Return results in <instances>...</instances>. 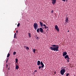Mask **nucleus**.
Listing matches in <instances>:
<instances>
[{
	"label": "nucleus",
	"mask_w": 76,
	"mask_h": 76,
	"mask_svg": "<svg viewBox=\"0 0 76 76\" xmlns=\"http://www.w3.org/2000/svg\"><path fill=\"white\" fill-rule=\"evenodd\" d=\"M28 35L30 38H31V33H28Z\"/></svg>",
	"instance_id": "obj_13"
},
{
	"label": "nucleus",
	"mask_w": 76,
	"mask_h": 76,
	"mask_svg": "<svg viewBox=\"0 0 76 76\" xmlns=\"http://www.w3.org/2000/svg\"><path fill=\"white\" fill-rule=\"evenodd\" d=\"M39 29L41 33H43V32H44V31H43V29H42V28H39Z\"/></svg>",
	"instance_id": "obj_7"
},
{
	"label": "nucleus",
	"mask_w": 76,
	"mask_h": 76,
	"mask_svg": "<svg viewBox=\"0 0 76 76\" xmlns=\"http://www.w3.org/2000/svg\"><path fill=\"white\" fill-rule=\"evenodd\" d=\"M74 76H75V75H74Z\"/></svg>",
	"instance_id": "obj_45"
},
{
	"label": "nucleus",
	"mask_w": 76,
	"mask_h": 76,
	"mask_svg": "<svg viewBox=\"0 0 76 76\" xmlns=\"http://www.w3.org/2000/svg\"><path fill=\"white\" fill-rule=\"evenodd\" d=\"M46 31V32H47V31Z\"/></svg>",
	"instance_id": "obj_44"
},
{
	"label": "nucleus",
	"mask_w": 76,
	"mask_h": 76,
	"mask_svg": "<svg viewBox=\"0 0 76 76\" xmlns=\"http://www.w3.org/2000/svg\"><path fill=\"white\" fill-rule=\"evenodd\" d=\"M65 72H66L65 68H64L60 71V73L61 75H64Z\"/></svg>",
	"instance_id": "obj_2"
},
{
	"label": "nucleus",
	"mask_w": 76,
	"mask_h": 76,
	"mask_svg": "<svg viewBox=\"0 0 76 76\" xmlns=\"http://www.w3.org/2000/svg\"><path fill=\"white\" fill-rule=\"evenodd\" d=\"M16 53V52H14L13 53V55H15Z\"/></svg>",
	"instance_id": "obj_21"
},
{
	"label": "nucleus",
	"mask_w": 76,
	"mask_h": 76,
	"mask_svg": "<svg viewBox=\"0 0 76 76\" xmlns=\"http://www.w3.org/2000/svg\"><path fill=\"white\" fill-rule=\"evenodd\" d=\"M41 68V66H39V69H40Z\"/></svg>",
	"instance_id": "obj_23"
},
{
	"label": "nucleus",
	"mask_w": 76,
	"mask_h": 76,
	"mask_svg": "<svg viewBox=\"0 0 76 76\" xmlns=\"http://www.w3.org/2000/svg\"><path fill=\"white\" fill-rule=\"evenodd\" d=\"M39 23L41 26H43V23L41 22H40Z\"/></svg>",
	"instance_id": "obj_12"
},
{
	"label": "nucleus",
	"mask_w": 76,
	"mask_h": 76,
	"mask_svg": "<svg viewBox=\"0 0 76 76\" xmlns=\"http://www.w3.org/2000/svg\"><path fill=\"white\" fill-rule=\"evenodd\" d=\"M15 61H16V63H17L18 61V59L17 58H16L15 59Z\"/></svg>",
	"instance_id": "obj_19"
},
{
	"label": "nucleus",
	"mask_w": 76,
	"mask_h": 76,
	"mask_svg": "<svg viewBox=\"0 0 76 76\" xmlns=\"http://www.w3.org/2000/svg\"><path fill=\"white\" fill-rule=\"evenodd\" d=\"M16 33H18V31H16Z\"/></svg>",
	"instance_id": "obj_34"
},
{
	"label": "nucleus",
	"mask_w": 76,
	"mask_h": 76,
	"mask_svg": "<svg viewBox=\"0 0 76 76\" xmlns=\"http://www.w3.org/2000/svg\"><path fill=\"white\" fill-rule=\"evenodd\" d=\"M42 28H43V29H44V27H43Z\"/></svg>",
	"instance_id": "obj_42"
},
{
	"label": "nucleus",
	"mask_w": 76,
	"mask_h": 76,
	"mask_svg": "<svg viewBox=\"0 0 76 76\" xmlns=\"http://www.w3.org/2000/svg\"><path fill=\"white\" fill-rule=\"evenodd\" d=\"M62 1H64V2H65V1H66V0H62Z\"/></svg>",
	"instance_id": "obj_31"
},
{
	"label": "nucleus",
	"mask_w": 76,
	"mask_h": 76,
	"mask_svg": "<svg viewBox=\"0 0 76 76\" xmlns=\"http://www.w3.org/2000/svg\"><path fill=\"white\" fill-rule=\"evenodd\" d=\"M39 28H38L37 29V32H39Z\"/></svg>",
	"instance_id": "obj_14"
},
{
	"label": "nucleus",
	"mask_w": 76,
	"mask_h": 76,
	"mask_svg": "<svg viewBox=\"0 0 76 76\" xmlns=\"http://www.w3.org/2000/svg\"><path fill=\"white\" fill-rule=\"evenodd\" d=\"M46 28H47V29L48 28V27H47Z\"/></svg>",
	"instance_id": "obj_36"
},
{
	"label": "nucleus",
	"mask_w": 76,
	"mask_h": 76,
	"mask_svg": "<svg viewBox=\"0 0 76 76\" xmlns=\"http://www.w3.org/2000/svg\"><path fill=\"white\" fill-rule=\"evenodd\" d=\"M7 66H8L7 64Z\"/></svg>",
	"instance_id": "obj_39"
},
{
	"label": "nucleus",
	"mask_w": 76,
	"mask_h": 76,
	"mask_svg": "<svg viewBox=\"0 0 76 76\" xmlns=\"http://www.w3.org/2000/svg\"><path fill=\"white\" fill-rule=\"evenodd\" d=\"M39 38L38 37H37V38H36V39H39Z\"/></svg>",
	"instance_id": "obj_28"
},
{
	"label": "nucleus",
	"mask_w": 76,
	"mask_h": 76,
	"mask_svg": "<svg viewBox=\"0 0 76 76\" xmlns=\"http://www.w3.org/2000/svg\"><path fill=\"white\" fill-rule=\"evenodd\" d=\"M14 35L16 36V33H15L14 34Z\"/></svg>",
	"instance_id": "obj_32"
},
{
	"label": "nucleus",
	"mask_w": 76,
	"mask_h": 76,
	"mask_svg": "<svg viewBox=\"0 0 76 76\" xmlns=\"http://www.w3.org/2000/svg\"><path fill=\"white\" fill-rule=\"evenodd\" d=\"M67 52H64L63 53V56L64 57L65 56H66V55H67Z\"/></svg>",
	"instance_id": "obj_9"
},
{
	"label": "nucleus",
	"mask_w": 76,
	"mask_h": 76,
	"mask_svg": "<svg viewBox=\"0 0 76 76\" xmlns=\"http://www.w3.org/2000/svg\"><path fill=\"white\" fill-rule=\"evenodd\" d=\"M20 26V23H18V24L17 25V26L19 27Z\"/></svg>",
	"instance_id": "obj_20"
},
{
	"label": "nucleus",
	"mask_w": 76,
	"mask_h": 76,
	"mask_svg": "<svg viewBox=\"0 0 76 76\" xmlns=\"http://www.w3.org/2000/svg\"><path fill=\"white\" fill-rule=\"evenodd\" d=\"M66 1L67 2V0H66Z\"/></svg>",
	"instance_id": "obj_38"
},
{
	"label": "nucleus",
	"mask_w": 76,
	"mask_h": 76,
	"mask_svg": "<svg viewBox=\"0 0 76 76\" xmlns=\"http://www.w3.org/2000/svg\"><path fill=\"white\" fill-rule=\"evenodd\" d=\"M37 72V70H35V71H34V72Z\"/></svg>",
	"instance_id": "obj_33"
},
{
	"label": "nucleus",
	"mask_w": 76,
	"mask_h": 76,
	"mask_svg": "<svg viewBox=\"0 0 76 76\" xmlns=\"http://www.w3.org/2000/svg\"><path fill=\"white\" fill-rule=\"evenodd\" d=\"M10 56V54L8 53L7 55V57L8 58Z\"/></svg>",
	"instance_id": "obj_18"
},
{
	"label": "nucleus",
	"mask_w": 76,
	"mask_h": 76,
	"mask_svg": "<svg viewBox=\"0 0 76 76\" xmlns=\"http://www.w3.org/2000/svg\"><path fill=\"white\" fill-rule=\"evenodd\" d=\"M43 25V26H46V25H45V24H44Z\"/></svg>",
	"instance_id": "obj_30"
},
{
	"label": "nucleus",
	"mask_w": 76,
	"mask_h": 76,
	"mask_svg": "<svg viewBox=\"0 0 76 76\" xmlns=\"http://www.w3.org/2000/svg\"><path fill=\"white\" fill-rule=\"evenodd\" d=\"M42 65V66H41L42 68H43L44 67V64H43Z\"/></svg>",
	"instance_id": "obj_17"
},
{
	"label": "nucleus",
	"mask_w": 76,
	"mask_h": 76,
	"mask_svg": "<svg viewBox=\"0 0 76 76\" xmlns=\"http://www.w3.org/2000/svg\"><path fill=\"white\" fill-rule=\"evenodd\" d=\"M16 35H14V38H16Z\"/></svg>",
	"instance_id": "obj_26"
},
{
	"label": "nucleus",
	"mask_w": 76,
	"mask_h": 76,
	"mask_svg": "<svg viewBox=\"0 0 76 76\" xmlns=\"http://www.w3.org/2000/svg\"><path fill=\"white\" fill-rule=\"evenodd\" d=\"M54 73H55V74H56V72H54Z\"/></svg>",
	"instance_id": "obj_37"
},
{
	"label": "nucleus",
	"mask_w": 76,
	"mask_h": 76,
	"mask_svg": "<svg viewBox=\"0 0 76 76\" xmlns=\"http://www.w3.org/2000/svg\"><path fill=\"white\" fill-rule=\"evenodd\" d=\"M51 12V13H53L54 12V11H53V10H52Z\"/></svg>",
	"instance_id": "obj_27"
},
{
	"label": "nucleus",
	"mask_w": 76,
	"mask_h": 76,
	"mask_svg": "<svg viewBox=\"0 0 76 76\" xmlns=\"http://www.w3.org/2000/svg\"><path fill=\"white\" fill-rule=\"evenodd\" d=\"M51 1H52V3L53 5H54L56 3V0H51Z\"/></svg>",
	"instance_id": "obj_4"
},
{
	"label": "nucleus",
	"mask_w": 76,
	"mask_h": 76,
	"mask_svg": "<svg viewBox=\"0 0 76 76\" xmlns=\"http://www.w3.org/2000/svg\"><path fill=\"white\" fill-rule=\"evenodd\" d=\"M26 48L27 50H29V47H27Z\"/></svg>",
	"instance_id": "obj_16"
},
{
	"label": "nucleus",
	"mask_w": 76,
	"mask_h": 76,
	"mask_svg": "<svg viewBox=\"0 0 76 76\" xmlns=\"http://www.w3.org/2000/svg\"><path fill=\"white\" fill-rule=\"evenodd\" d=\"M8 60H9V58H8L6 60V63H7V61H8Z\"/></svg>",
	"instance_id": "obj_25"
},
{
	"label": "nucleus",
	"mask_w": 76,
	"mask_h": 76,
	"mask_svg": "<svg viewBox=\"0 0 76 76\" xmlns=\"http://www.w3.org/2000/svg\"><path fill=\"white\" fill-rule=\"evenodd\" d=\"M47 31H48V29H47Z\"/></svg>",
	"instance_id": "obj_40"
},
{
	"label": "nucleus",
	"mask_w": 76,
	"mask_h": 76,
	"mask_svg": "<svg viewBox=\"0 0 76 76\" xmlns=\"http://www.w3.org/2000/svg\"><path fill=\"white\" fill-rule=\"evenodd\" d=\"M69 73H67L66 74V76H69Z\"/></svg>",
	"instance_id": "obj_24"
},
{
	"label": "nucleus",
	"mask_w": 76,
	"mask_h": 76,
	"mask_svg": "<svg viewBox=\"0 0 76 76\" xmlns=\"http://www.w3.org/2000/svg\"><path fill=\"white\" fill-rule=\"evenodd\" d=\"M69 21V18L67 17H66L65 18V23H67V22Z\"/></svg>",
	"instance_id": "obj_8"
},
{
	"label": "nucleus",
	"mask_w": 76,
	"mask_h": 76,
	"mask_svg": "<svg viewBox=\"0 0 76 76\" xmlns=\"http://www.w3.org/2000/svg\"><path fill=\"white\" fill-rule=\"evenodd\" d=\"M8 69L9 70V68H8Z\"/></svg>",
	"instance_id": "obj_43"
},
{
	"label": "nucleus",
	"mask_w": 76,
	"mask_h": 76,
	"mask_svg": "<svg viewBox=\"0 0 76 76\" xmlns=\"http://www.w3.org/2000/svg\"><path fill=\"white\" fill-rule=\"evenodd\" d=\"M55 28L59 32V28L58 27V26L56 25H55Z\"/></svg>",
	"instance_id": "obj_5"
},
{
	"label": "nucleus",
	"mask_w": 76,
	"mask_h": 76,
	"mask_svg": "<svg viewBox=\"0 0 76 76\" xmlns=\"http://www.w3.org/2000/svg\"><path fill=\"white\" fill-rule=\"evenodd\" d=\"M58 48H59V47L58 46V45H52V47H50V49L52 51H59Z\"/></svg>",
	"instance_id": "obj_1"
},
{
	"label": "nucleus",
	"mask_w": 76,
	"mask_h": 76,
	"mask_svg": "<svg viewBox=\"0 0 76 76\" xmlns=\"http://www.w3.org/2000/svg\"><path fill=\"white\" fill-rule=\"evenodd\" d=\"M34 27L36 30H37V28H38V24L37 23H35L34 24Z\"/></svg>",
	"instance_id": "obj_3"
},
{
	"label": "nucleus",
	"mask_w": 76,
	"mask_h": 76,
	"mask_svg": "<svg viewBox=\"0 0 76 76\" xmlns=\"http://www.w3.org/2000/svg\"><path fill=\"white\" fill-rule=\"evenodd\" d=\"M69 32V31H68V32Z\"/></svg>",
	"instance_id": "obj_41"
},
{
	"label": "nucleus",
	"mask_w": 76,
	"mask_h": 76,
	"mask_svg": "<svg viewBox=\"0 0 76 76\" xmlns=\"http://www.w3.org/2000/svg\"><path fill=\"white\" fill-rule=\"evenodd\" d=\"M41 64V62L39 61H38L37 62V66H39L40 64Z\"/></svg>",
	"instance_id": "obj_10"
},
{
	"label": "nucleus",
	"mask_w": 76,
	"mask_h": 76,
	"mask_svg": "<svg viewBox=\"0 0 76 76\" xmlns=\"http://www.w3.org/2000/svg\"><path fill=\"white\" fill-rule=\"evenodd\" d=\"M40 64L41 65H42V64H43V63H42V62L41 61L40 62Z\"/></svg>",
	"instance_id": "obj_22"
},
{
	"label": "nucleus",
	"mask_w": 76,
	"mask_h": 76,
	"mask_svg": "<svg viewBox=\"0 0 76 76\" xmlns=\"http://www.w3.org/2000/svg\"><path fill=\"white\" fill-rule=\"evenodd\" d=\"M45 29H47V26H45V27H44Z\"/></svg>",
	"instance_id": "obj_29"
},
{
	"label": "nucleus",
	"mask_w": 76,
	"mask_h": 76,
	"mask_svg": "<svg viewBox=\"0 0 76 76\" xmlns=\"http://www.w3.org/2000/svg\"><path fill=\"white\" fill-rule=\"evenodd\" d=\"M32 51H33V52H34V53H35V49H33L32 50Z\"/></svg>",
	"instance_id": "obj_15"
},
{
	"label": "nucleus",
	"mask_w": 76,
	"mask_h": 76,
	"mask_svg": "<svg viewBox=\"0 0 76 76\" xmlns=\"http://www.w3.org/2000/svg\"><path fill=\"white\" fill-rule=\"evenodd\" d=\"M15 69L16 70H18V69H19V66H18V64L16 65V66H15Z\"/></svg>",
	"instance_id": "obj_11"
},
{
	"label": "nucleus",
	"mask_w": 76,
	"mask_h": 76,
	"mask_svg": "<svg viewBox=\"0 0 76 76\" xmlns=\"http://www.w3.org/2000/svg\"><path fill=\"white\" fill-rule=\"evenodd\" d=\"M64 57L65 59H66V58H67V60H70V58L69 57V56L68 55H66Z\"/></svg>",
	"instance_id": "obj_6"
},
{
	"label": "nucleus",
	"mask_w": 76,
	"mask_h": 76,
	"mask_svg": "<svg viewBox=\"0 0 76 76\" xmlns=\"http://www.w3.org/2000/svg\"><path fill=\"white\" fill-rule=\"evenodd\" d=\"M68 60V59H67ZM67 61L68 62H69V60H67Z\"/></svg>",
	"instance_id": "obj_35"
}]
</instances>
